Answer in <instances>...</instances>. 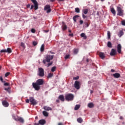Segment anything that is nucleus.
Segmentation results:
<instances>
[{"label": "nucleus", "mask_w": 125, "mask_h": 125, "mask_svg": "<svg viewBox=\"0 0 125 125\" xmlns=\"http://www.w3.org/2000/svg\"><path fill=\"white\" fill-rule=\"evenodd\" d=\"M58 125H63V123H59L58 124Z\"/></svg>", "instance_id": "52"}, {"label": "nucleus", "mask_w": 125, "mask_h": 125, "mask_svg": "<svg viewBox=\"0 0 125 125\" xmlns=\"http://www.w3.org/2000/svg\"><path fill=\"white\" fill-rule=\"evenodd\" d=\"M99 55L102 59H104V58H105V55L104 54V53L101 52L99 54Z\"/></svg>", "instance_id": "20"}, {"label": "nucleus", "mask_w": 125, "mask_h": 125, "mask_svg": "<svg viewBox=\"0 0 125 125\" xmlns=\"http://www.w3.org/2000/svg\"><path fill=\"white\" fill-rule=\"evenodd\" d=\"M54 57V55H46L45 59L43 60V64H46V62L48 63L46 65L47 67H49L53 64V62L51 61Z\"/></svg>", "instance_id": "1"}, {"label": "nucleus", "mask_w": 125, "mask_h": 125, "mask_svg": "<svg viewBox=\"0 0 125 125\" xmlns=\"http://www.w3.org/2000/svg\"><path fill=\"white\" fill-rule=\"evenodd\" d=\"M50 1L52 2H53V1H55V0H50Z\"/></svg>", "instance_id": "57"}, {"label": "nucleus", "mask_w": 125, "mask_h": 125, "mask_svg": "<svg viewBox=\"0 0 125 125\" xmlns=\"http://www.w3.org/2000/svg\"><path fill=\"white\" fill-rule=\"evenodd\" d=\"M75 12L77 13H80V8H75Z\"/></svg>", "instance_id": "36"}, {"label": "nucleus", "mask_w": 125, "mask_h": 125, "mask_svg": "<svg viewBox=\"0 0 125 125\" xmlns=\"http://www.w3.org/2000/svg\"><path fill=\"white\" fill-rule=\"evenodd\" d=\"M80 23L81 25H82V24H83V21L81 20V21H80Z\"/></svg>", "instance_id": "48"}, {"label": "nucleus", "mask_w": 125, "mask_h": 125, "mask_svg": "<svg viewBox=\"0 0 125 125\" xmlns=\"http://www.w3.org/2000/svg\"><path fill=\"white\" fill-rule=\"evenodd\" d=\"M56 70V66H53L51 68V72H55V71Z\"/></svg>", "instance_id": "37"}, {"label": "nucleus", "mask_w": 125, "mask_h": 125, "mask_svg": "<svg viewBox=\"0 0 125 125\" xmlns=\"http://www.w3.org/2000/svg\"><path fill=\"white\" fill-rule=\"evenodd\" d=\"M58 1H64L65 0H57Z\"/></svg>", "instance_id": "55"}, {"label": "nucleus", "mask_w": 125, "mask_h": 125, "mask_svg": "<svg viewBox=\"0 0 125 125\" xmlns=\"http://www.w3.org/2000/svg\"><path fill=\"white\" fill-rule=\"evenodd\" d=\"M120 120H123V117H122V116H121L120 117Z\"/></svg>", "instance_id": "58"}, {"label": "nucleus", "mask_w": 125, "mask_h": 125, "mask_svg": "<svg viewBox=\"0 0 125 125\" xmlns=\"http://www.w3.org/2000/svg\"><path fill=\"white\" fill-rule=\"evenodd\" d=\"M78 16H74L73 17V20L74 21L77 22V18H78Z\"/></svg>", "instance_id": "38"}, {"label": "nucleus", "mask_w": 125, "mask_h": 125, "mask_svg": "<svg viewBox=\"0 0 125 125\" xmlns=\"http://www.w3.org/2000/svg\"><path fill=\"white\" fill-rule=\"evenodd\" d=\"M86 17H85V16H83V19H85Z\"/></svg>", "instance_id": "60"}, {"label": "nucleus", "mask_w": 125, "mask_h": 125, "mask_svg": "<svg viewBox=\"0 0 125 125\" xmlns=\"http://www.w3.org/2000/svg\"><path fill=\"white\" fill-rule=\"evenodd\" d=\"M4 89L7 92H9V93L10 92V87H9L8 88H5Z\"/></svg>", "instance_id": "35"}, {"label": "nucleus", "mask_w": 125, "mask_h": 125, "mask_svg": "<svg viewBox=\"0 0 125 125\" xmlns=\"http://www.w3.org/2000/svg\"><path fill=\"white\" fill-rule=\"evenodd\" d=\"M34 19H37V18H36L35 17H34Z\"/></svg>", "instance_id": "62"}, {"label": "nucleus", "mask_w": 125, "mask_h": 125, "mask_svg": "<svg viewBox=\"0 0 125 125\" xmlns=\"http://www.w3.org/2000/svg\"><path fill=\"white\" fill-rule=\"evenodd\" d=\"M50 8V5H46L44 8V10L46 11L47 13H49L51 12V9Z\"/></svg>", "instance_id": "9"}, {"label": "nucleus", "mask_w": 125, "mask_h": 125, "mask_svg": "<svg viewBox=\"0 0 125 125\" xmlns=\"http://www.w3.org/2000/svg\"><path fill=\"white\" fill-rule=\"evenodd\" d=\"M70 58V55H66L64 57L65 59H68Z\"/></svg>", "instance_id": "41"}, {"label": "nucleus", "mask_w": 125, "mask_h": 125, "mask_svg": "<svg viewBox=\"0 0 125 125\" xmlns=\"http://www.w3.org/2000/svg\"><path fill=\"white\" fill-rule=\"evenodd\" d=\"M39 76L40 77H44V70L42 67L39 68Z\"/></svg>", "instance_id": "7"}, {"label": "nucleus", "mask_w": 125, "mask_h": 125, "mask_svg": "<svg viewBox=\"0 0 125 125\" xmlns=\"http://www.w3.org/2000/svg\"><path fill=\"white\" fill-rule=\"evenodd\" d=\"M117 51L119 54L122 53V45L121 44L117 45Z\"/></svg>", "instance_id": "14"}, {"label": "nucleus", "mask_w": 125, "mask_h": 125, "mask_svg": "<svg viewBox=\"0 0 125 125\" xmlns=\"http://www.w3.org/2000/svg\"><path fill=\"white\" fill-rule=\"evenodd\" d=\"M81 37L82 38H83L84 40H86V39H87V37H86V35H85V34L83 33L81 34Z\"/></svg>", "instance_id": "21"}, {"label": "nucleus", "mask_w": 125, "mask_h": 125, "mask_svg": "<svg viewBox=\"0 0 125 125\" xmlns=\"http://www.w3.org/2000/svg\"><path fill=\"white\" fill-rule=\"evenodd\" d=\"M21 46H22V47H25V44L23 42H21Z\"/></svg>", "instance_id": "43"}, {"label": "nucleus", "mask_w": 125, "mask_h": 125, "mask_svg": "<svg viewBox=\"0 0 125 125\" xmlns=\"http://www.w3.org/2000/svg\"><path fill=\"white\" fill-rule=\"evenodd\" d=\"M117 15L119 16H123L124 15V10L121 7H117Z\"/></svg>", "instance_id": "6"}, {"label": "nucleus", "mask_w": 125, "mask_h": 125, "mask_svg": "<svg viewBox=\"0 0 125 125\" xmlns=\"http://www.w3.org/2000/svg\"><path fill=\"white\" fill-rule=\"evenodd\" d=\"M42 114L44 117H48V113L45 111H43Z\"/></svg>", "instance_id": "26"}, {"label": "nucleus", "mask_w": 125, "mask_h": 125, "mask_svg": "<svg viewBox=\"0 0 125 125\" xmlns=\"http://www.w3.org/2000/svg\"><path fill=\"white\" fill-rule=\"evenodd\" d=\"M0 52H1V53H2V52H7L8 53H11V52H12V51L11 50V49L10 48H8L7 49L1 50Z\"/></svg>", "instance_id": "11"}, {"label": "nucleus", "mask_w": 125, "mask_h": 125, "mask_svg": "<svg viewBox=\"0 0 125 125\" xmlns=\"http://www.w3.org/2000/svg\"><path fill=\"white\" fill-rule=\"evenodd\" d=\"M73 52L74 54H78V52H79V50L78 49H74Z\"/></svg>", "instance_id": "32"}, {"label": "nucleus", "mask_w": 125, "mask_h": 125, "mask_svg": "<svg viewBox=\"0 0 125 125\" xmlns=\"http://www.w3.org/2000/svg\"><path fill=\"white\" fill-rule=\"evenodd\" d=\"M69 36L70 37H74V34H73V33L69 34Z\"/></svg>", "instance_id": "49"}, {"label": "nucleus", "mask_w": 125, "mask_h": 125, "mask_svg": "<svg viewBox=\"0 0 125 125\" xmlns=\"http://www.w3.org/2000/svg\"><path fill=\"white\" fill-rule=\"evenodd\" d=\"M74 86L76 89H79L81 88V82L78 81H75Z\"/></svg>", "instance_id": "8"}, {"label": "nucleus", "mask_w": 125, "mask_h": 125, "mask_svg": "<svg viewBox=\"0 0 125 125\" xmlns=\"http://www.w3.org/2000/svg\"><path fill=\"white\" fill-rule=\"evenodd\" d=\"M40 50L41 52L44 51V44H42Z\"/></svg>", "instance_id": "22"}, {"label": "nucleus", "mask_w": 125, "mask_h": 125, "mask_svg": "<svg viewBox=\"0 0 125 125\" xmlns=\"http://www.w3.org/2000/svg\"><path fill=\"white\" fill-rule=\"evenodd\" d=\"M113 77L116 79H119V78L121 77V74H120V73H116L113 74Z\"/></svg>", "instance_id": "19"}, {"label": "nucleus", "mask_w": 125, "mask_h": 125, "mask_svg": "<svg viewBox=\"0 0 125 125\" xmlns=\"http://www.w3.org/2000/svg\"><path fill=\"white\" fill-rule=\"evenodd\" d=\"M1 69V66H0V70Z\"/></svg>", "instance_id": "64"}, {"label": "nucleus", "mask_w": 125, "mask_h": 125, "mask_svg": "<svg viewBox=\"0 0 125 125\" xmlns=\"http://www.w3.org/2000/svg\"><path fill=\"white\" fill-rule=\"evenodd\" d=\"M46 123V122L45 120H44L43 119L40 120L39 121V125H45Z\"/></svg>", "instance_id": "16"}, {"label": "nucleus", "mask_w": 125, "mask_h": 125, "mask_svg": "<svg viewBox=\"0 0 125 125\" xmlns=\"http://www.w3.org/2000/svg\"><path fill=\"white\" fill-rule=\"evenodd\" d=\"M37 44H38V42H37L34 41V42H33V45L34 46H36V45H37Z\"/></svg>", "instance_id": "39"}, {"label": "nucleus", "mask_w": 125, "mask_h": 125, "mask_svg": "<svg viewBox=\"0 0 125 125\" xmlns=\"http://www.w3.org/2000/svg\"><path fill=\"white\" fill-rule=\"evenodd\" d=\"M110 11L114 15H116V10H115V9L114 8H111L110 9Z\"/></svg>", "instance_id": "24"}, {"label": "nucleus", "mask_w": 125, "mask_h": 125, "mask_svg": "<svg viewBox=\"0 0 125 125\" xmlns=\"http://www.w3.org/2000/svg\"><path fill=\"white\" fill-rule=\"evenodd\" d=\"M13 119L15 120V121H16V122H20V123H21V124H23L24 123V119H23L22 117H18L17 118L14 117Z\"/></svg>", "instance_id": "10"}, {"label": "nucleus", "mask_w": 125, "mask_h": 125, "mask_svg": "<svg viewBox=\"0 0 125 125\" xmlns=\"http://www.w3.org/2000/svg\"><path fill=\"white\" fill-rule=\"evenodd\" d=\"M74 97V95L71 93H68L65 95V99L66 101H73Z\"/></svg>", "instance_id": "4"}, {"label": "nucleus", "mask_w": 125, "mask_h": 125, "mask_svg": "<svg viewBox=\"0 0 125 125\" xmlns=\"http://www.w3.org/2000/svg\"><path fill=\"white\" fill-rule=\"evenodd\" d=\"M30 6H31V4H28L26 5V7H27V8H30Z\"/></svg>", "instance_id": "47"}, {"label": "nucleus", "mask_w": 125, "mask_h": 125, "mask_svg": "<svg viewBox=\"0 0 125 125\" xmlns=\"http://www.w3.org/2000/svg\"><path fill=\"white\" fill-rule=\"evenodd\" d=\"M101 1H104V0H101Z\"/></svg>", "instance_id": "63"}, {"label": "nucleus", "mask_w": 125, "mask_h": 125, "mask_svg": "<svg viewBox=\"0 0 125 125\" xmlns=\"http://www.w3.org/2000/svg\"><path fill=\"white\" fill-rule=\"evenodd\" d=\"M44 110L45 111H51L52 110V108L49 106H45L43 107Z\"/></svg>", "instance_id": "18"}, {"label": "nucleus", "mask_w": 125, "mask_h": 125, "mask_svg": "<svg viewBox=\"0 0 125 125\" xmlns=\"http://www.w3.org/2000/svg\"><path fill=\"white\" fill-rule=\"evenodd\" d=\"M26 103H30L31 105H37L38 104V102H37V100L35 99V98L33 97H29V99H26Z\"/></svg>", "instance_id": "3"}, {"label": "nucleus", "mask_w": 125, "mask_h": 125, "mask_svg": "<svg viewBox=\"0 0 125 125\" xmlns=\"http://www.w3.org/2000/svg\"><path fill=\"white\" fill-rule=\"evenodd\" d=\"M80 107H81L80 104H77L75 105V106L74 107V110L77 111V110H79V109H80Z\"/></svg>", "instance_id": "23"}, {"label": "nucleus", "mask_w": 125, "mask_h": 125, "mask_svg": "<svg viewBox=\"0 0 125 125\" xmlns=\"http://www.w3.org/2000/svg\"><path fill=\"white\" fill-rule=\"evenodd\" d=\"M53 76V74L52 73H49L48 75L47 78L48 79H50V78H52V77Z\"/></svg>", "instance_id": "33"}, {"label": "nucleus", "mask_w": 125, "mask_h": 125, "mask_svg": "<svg viewBox=\"0 0 125 125\" xmlns=\"http://www.w3.org/2000/svg\"><path fill=\"white\" fill-rule=\"evenodd\" d=\"M58 98L60 100H61V101H62V102L65 101V98H64V96L63 95H60Z\"/></svg>", "instance_id": "17"}, {"label": "nucleus", "mask_w": 125, "mask_h": 125, "mask_svg": "<svg viewBox=\"0 0 125 125\" xmlns=\"http://www.w3.org/2000/svg\"><path fill=\"white\" fill-rule=\"evenodd\" d=\"M88 61H88V59H87V60H86V62H88Z\"/></svg>", "instance_id": "61"}, {"label": "nucleus", "mask_w": 125, "mask_h": 125, "mask_svg": "<svg viewBox=\"0 0 125 125\" xmlns=\"http://www.w3.org/2000/svg\"><path fill=\"white\" fill-rule=\"evenodd\" d=\"M44 83L43 79H38L36 83H33V87L35 88V90H40L41 89V85H42Z\"/></svg>", "instance_id": "2"}, {"label": "nucleus", "mask_w": 125, "mask_h": 125, "mask_svg": "<svg viewBox=\"0 0 125 125\" xmlns=\"http://www.w3.org/2000/svg\"><path fill=\"white\" fill-rule=\"evenodd\" d=\"M77 122H78V123H79L80 124H82V122H83V119L82 118H78Z\"/></svg>", "instance_id": "30"}, {"label": "nucleus", "mask_w": 125, "mask_h": 125, "mask_svg": "<svg viewBox=\"0 0 125 125\" xmlns=\"http://www.w3.org/2000/svg\"><path fill=\"white\" fill-rule=\"evenodd\" d=\"M69 33H72V31L71 30H68Z\"/></svg>", "instance_id": "59"}, {"label": "nucleus", "mask_w": 125, "mask_h": 125, "mask_svg": "<svg viewBox=\"0 0 125 125\" xmlns=\"http://www.w3.org/2000/svg\"><path fill=\"white\" fill-rule=\"evenodd\" d=\"M93 106L94 105H93V104L92 103H90L88 104V107H89V108H92Z\"/></svg>", "instance_id": "31"}, {"label": "nucleus", "mask_w": 125, "mask_h": 125, "mask_svg": "<svg viewBox=\"0 0 125 125\" xmlns=\"http://www.w3.org/2000/svg\"><path fill=\"white\" fill-rule=\"evenodd\" d=\"M50 53H51V54H55V53H54V52L52 51H50Z\"/></svg>", "instance_id": "51"}, {"label": "nucleus", "mask_w": 125, "mask_h": 125, "mask_svg": "<svg viewBox=\"0 0 125 125\" xmlns=\"http://www.w3.org/2000/svg\"><path fill=\"white\" fill-rule=\"evenodd\" d=\"M88 12V9H83V13L84 14H87Z\"/></svg>", "instance_id": "27"}, {"label": "nucleus", "mask_w": 125, "mask_h": 125, "mask_svg": "<svg viewBox=\"0 0 125 125\" xmlns=\"http://www.w3.org/2000/svg\"><path fill=\"white\" fill-rule=\"evenodd\" d=\"M0 81H1L2 83H5V81H3V79H2V77H0Z\"/></svg>", "instance_id": "42"}, {"label": "nucleus", "mask_w": 125, "mask_h": 125, "mask_svg": "<svg viewBox=\"0 0 125 125\" xmlns=\"http://www.w3.org/2000/svg\"><path fill=\"white\" fill-rule=\"evenodd\" d=\"M90 93H91V94H92V93H93V90H90Z\"/></svg>", "instance_id": "54"}, {"label": "nucleus", "mask_w": 125, "mask_h": 125, "mask_svg": "<svg viewBox=\"0 0 125 125\" xmlns=\"http://www.w3.org/2000/svg\"><path fill=\"white\" fill-rule=\"evenodd\" d=\"M10 74V72H7L5 73V77H8L9 76V75Z\"/></svg>", "instance_id": "40"}, {"label": "nucleus", "mask_w": 125, "mask_h": 125, "mask_svg": "<svg viewBox=\"0 0 125 125\" xmlns=\"http://www.w3.org/2000/svg\"><path fill=\"white\" fill-rule=\"evenodd\" d=\"M4 83V85L5 86H10V84L8 83H5V82H3Z\"/></svg>", "instance_id": "34"}, {"label": "nucleus", "mask_w": 125, "mask_h": 125, "mask_svg": "<svg viewBox=\"0 0 125 125\" xmlns=\"http://www.w3.org/2000/svg\"><path fill=\"white\" fill-rule=\"evenodd\" d=\"M119 36V38H121L122 36H124V31L123 30H121L118 34Z\"/></svg>", "instance_id": "25"}, {"label": "nucleus", "mask_w": 125, "mask_h": 125, "mask_svg": "<svg viewBox=\"0 0 125 125\" xmlns=\"http://www.w3.org/2000/svg\"><path fill=\"white\" fill-rule=\"evenodd\" d=\"M2 104L4 107H7L9 106V104L6 100L2 101Z\"/></svg>", "instance_id": "13"}, {"label": "nucleus", "mask_w": 125, "mask_h": 125, "mask_svg": "<svg viewBox=\"0 0 125 125\" xmlns=\"http://www.w3.org/2000/svg\"><path fill=\"white\" fill-rule=\"evenodd\" d=\"M34 125H40V124H38V123H35Z\"/></svg>", "instance_id": "56"}, {"label": "nucleus", "mask_w": 125, "mask_h": 125, "mask_svg": "<svg viewBox=\"0 0 125 125\" xmlns=\"http://www.w3.org/2000/svg\"><path fill=\"white\" fill-rule=\"evenodd\" d=\"M117 54V51L115 49H112L110 55L111 56H115Z\"/></svg>", "instance_id": "15"}, {"label": "nucleus", "mask_w": 125, "mask_h": 125, "mask_svg": "<svg viewBox=\"0 0 125 125\" xmlns=\"http://www.w3.org/2000/svg\"><path fill=\"white\" fill-rule=\"evenodd\" d=\"M62 31H66V30H67V25H66V23H65L64 21H62Z\"/></svg>", "instance_id": "12"}, {"label": "nucleus", "mask_w": 125, "mask_h": 125, "mask_svg": "<svg viewBox=\"0 0 125 125\" xmlns=\"http://www.w3.org/2000/svg\"><path fill=\"white\" fill-rule=\"evenodd\" d=\"M108 47H109V48H112V43L111 42L109 41L107 42V44Z\"/></svg>", "instance_id": "28"}, {"label": "nucleus", "mask_w": 125, "mask_h": 125, "mask_svg": "<svg viewBox=\"0 0 125 125\" xmlns=\"http://www.w3.org/2000/svg\"><path fill=\"white\" fill-rule=\"evenodd\" d=\"M107 40H110V39H111V33L109 31H107Z\"/></svg>", "instance_id": "29"}, {"label": "nucleus", "mask_w": 125, "mask_h": 125, "mask_svg": "<svg viewBox=\"0 0 125 125\" xmlns=\"http://www.w3.org/2000/svg\"><path fill=\"white\" fill-rule=\"evenodd\" d=\"M122 24L123 25V26H125V21H122Z\"/></svg>", "instance_id": "46"}, {"label": "nucleus", "mask_w": 125, "mask_h": 125, "mask_svg": "<svg viewBox=\"0 0 125 125\" xmlns=\"http://www.w3.org/2000/svg\"><path fill=\"white\" fill-rule=\"evenodd\" d=\"M111 72H112V73H114V72H115V69H112L111 70Z\"/></svg>", "instance_id": "53"}, {"label": "nucleus", "mask_w": 125, "mask_h": 125, "mask_svg": "<svg viewBox=\"0 0 125 125\" xmlns=\"http://www.w3.org/2000/svg\"><path fill=\"white\" fill-rule=\"evenodd\" d=\"M31 32L32 33H36V30H35V29H34V28H32L31 29Z\"/></svg>", "instance_id": "45"}, {"label": "nucleus", "mask_w": 125, "mask_h": 125, "mask_svg": "<svg viewBox=\"0 0 125 125\" xmlns=\"http://www.w3.org/2000/svg\"><path fill=\"white\" fill-rule=\"evenodd\" d=\"M79 76H77L76 77H74L73 78V80H79Z\"/></svg>", "instance_id": "44"}, {"label": "nucleus", "mask_w": 125, "mask_h": 125, "mask_svg": "<svg viewBox=\"0 0 125 125\" xmlns=\"http://www.w3.org/2000/svg\"><path fill=\"white\" fill-rule=\"evenodd\" d=\"M56 102H57V103H60V101L59 100H56Z\"/></svg>", "instance_id": "50"}, {"label": "nucleus", "mask_w": 125, "mask_h": 125, "mask_svg": "<svg viewBox=\"0 0 125 125\" xmlns=\"http://www.w3.org/2000/svg\"><path fill=\"white\" fill-rule=\"evenodd\" d=\"M31 0L33 2V3H34V5H32L30 7V9L32 10L34 7L35 10H37V9L39 8V4H38V2H37L36 0Z\"/></svg>", "instance_id": "5"}]
</instances>
